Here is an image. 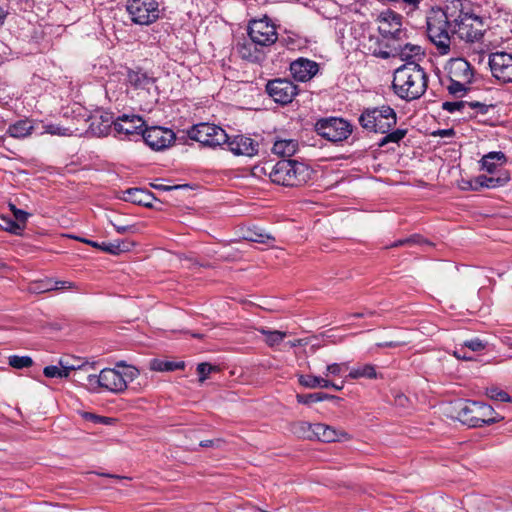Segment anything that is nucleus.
<instances>
[{
  "mask_svg": "<svg viewBox=\"0 0 512 512\" xmlns=\"http://www.w3.org/2000/svg\"><path fill=\"white\" fill-rule=\"evenodd\" d=\"M451 32L467 42H475L482 38L485 31L482 17L475 13L470 0L448 1Z\"/></svg>",
  "mask_w": 512,
  "mask_h": 512,
  "instance_id": "f257e3e1",
  "label": "nucleus"
},
{
  "mask_svg": "<svg viewBox=\"0 0 512 512\" xmlns=\"http://www.w3.org/2000/svg\"><path fill=\"white\" fill-rule=\"evenodd\" d=\"M428 76L416 62H407L394 72L392 88L403 100L412 101L420 98L426 91Z\"/></svg>",
  "mask_w": 512,
  "mask_h": 512,
  "instance_id": "f03ea898",
  "label": "nucleus"
},
{
  "mask_svg": "<svg viewBox=\"0 0 512 512\" xmlns=\"http://www.w3.org/2000/svg\"><path fill=\"white\" fill-rule=\"evenodd\" d=\"M312 170L304 163L291 159L278 161L270 170L269 177L273 183L297 187L311 179Z\"/></svg>",
  "mask_w": 512,
  "mask_h": 512,
  "instance_id": "7ed1b4c3",
  "label": "nucleus"
},
{
  "mask_svg": "<svg viewBox=\"0 0 512 512\" xmlns=\"http://www.w3.org/2000/svg\"><path fill=\"white\" fill-rule=\"evenodd\" d=\"M454 409L456 418L468 427H482L502 420V417L495 416V411L490 405L478 401H459Z\"/></svg>",
  "mask_w": 512,
  "mask_h": 512,
  "instance_id": "20e7f679",
  "label": "nucleus"
},
{
  "mask_svg": "<svg viewBox=\"0 0 512 512\" xmlns=\"http://www.w3.org/2000/svg\"><path fill=\"white\" fill-rule=\"evenodd\" d=\"M426 24L430 41L437 47L440 54H448L452 34L448 3L444 10H432L426 17Z\"/></svg>",
  "mask_w": 512,
  "mask_h": 512,
  "instance_id": "39448f33",
  "label": "nucleus"
},
{
  "mask_svg": "<svg viewBox=\"0 0 512 512\" xmlns=\"http://www.w3.org/2000/svg\"><path fill=\"white\" fill-rule=\"evenodd\" d=\"M361 127L375 133H387L397 124V115L388 105L366 108L359 117Z\"/></svg>",
  "mask_w": 512,
  "mask_h": 512,
  "instance_id": "423d86ee",
  "label": "nucleus"
},
{
  "mask_svg": "<svg viewBox=\"0 0 512 512\" xmlns=\"http://www.w3.org/2000/svg\"><path fill=\"white\" fill-rule=\"evenodd\" d=\"M117 367H122L123 370L119 371L113 368L101 370L102 388L113 393H122L127 389L128 382L133 381L139 376V371L133 366L126 365L124 362L117 363Z\"/></svg>",
  "mask_w": 512,
  "mask_h": 512,
  "instance_id": "0eeeda50",
  "label": "nucleus"
},
{
  "mask_svg": "<svg viewBox=\"0 0 512 512\" xmlns=\"http://www.w3.org/2000/svg\"><path fill=\"white\" fill-rule=\"evenodd\" d=\"M190 139L199 142L201 145L215 148L228 141V135L221 127L210 123H199L188 130Z\"/></svg>",
  "mask_w": 512,
  "mask_h": 512,
  "instance_id": "6e6552de",
  "label": "nucleus"
},
{
  "mask_svg": "<svg viewBox=\"0 0 512 512\" xmlns=\"http://www.w3.org/2000/svg\"><path fill=\"white\" fill-rule=\"evenodd\" d=\"M315 131L318 135L331 142H340L350 136L352 126L342 118L329 117L319 119L315 123Z\"/></svg>",
  "mask_w": 512,
  "mask_h": 512,
  "instance_id": "1a4fd4ad",
  "label": "nucleus"
},
{
  "mask_svg": "<svg viewBox=\"0 0 512 512\" xmlns=\"http://www.w3.org/2000/svg\"><path fill=\"white\" fill-rule=\"evenodd\" d=\"M126 8L136 24L149 25L159 18V4L156 0H128Z\"/></svg>",
  "mask_w": 512,
  "mask_h": 512,
  "instance_id": "9d476101",
  "label": "nucleus"
},
{
  "mask_svg": "<svg viewBox=\"0 0 512 512\" xmlns=\"http://www.w3.org/2000/svg\"><path fill=\"white\" fill-rule=\"evenodd\" d=\"M248 35L261 48L273 45L278 39L276 26L267 17L250 21Z\"/></svg>",
  "mask_w": 512,
  "mask_h": 512,
  "instance_id": "9b49d317",
  "label": "nucleus"
},
{
  "mask_svg": "<svg viewBox=\"0 0 512 512\" xmlns=\"http://www.w3.org/2000/svg\"><path fill=\"white\" fill-rule=\"evenodd\" d=\"M299 429L302 437L308 439H317L322 442H334L341 440L342 437H347V433L337 431L335 428L323 423L310 424L302 422L299 424Z\"/></svg>",
  "mask_w": 512,
  "mask_h": 512,
  "instance_id": "f8f14e48",
  "label": "nucleus"
},
{
  "mask_svg": "<svg viewBox=\"0 0 512 512\" xmlns=\"http://www.w3.org/2000/svg\"><path fill=\"white\" fill-rule=\"evenodd\" d=\"M378 30L385 38L401 41L406 36L402 29V16L392 10H386L378 16Z\"/></svg>",
  "mask_w": 512,
  "mask_h": 512,
  "instance_id": "ddd939ff",
  "label": "nucleus"
},
{
  "mask_svg": "<svg viewBox=\"0 0 512 512\" xmlns=\"http://www.w3.org/2000/svg\"><path fill=\"white\" fill-rule=\"evenodd\" d=\"M266 92L276 102L286 105L292 102L298 94L297 86L289 79L276 78L268 81Z\"/></svg>",
  "mask_w": 512,
  "mask_h": 512,
  "instance_id": "4468645a",
  "label": "nucleus"
},
{
  "mask_svg": "<svg viewBox=\"0 0 512 512\" xmlns=\"http://www.w3.org/2000/svg\"><path fill=\"white\" fill-rule=\"evenodd\" d=\"M492 75L503 83L512 82V54L500 51L489 55Z\"/></svg>",
  "mask_w": 512,
  "mask_h": 512,
  "instance_id": "2eb2a0df",
  "label": "nucleus"
},
{
  "mask_svg": "<svg viewBox=\"0 0 512 512\" xmlns=\"http://www.w3.org/2000/svg\"><path fill=\"white\" fill-rule=\"evenodd\" d=\"M141 137L150 148L156 151L168 148L175 140V134L171 129L160 126L144 129Z\"/></svg>",
  "mask_w": 512,
  "mask_h": 512,
  "instance_id": "dca6fc26",
  "label": "nucleus"
},
{
  "mask_svg": "<svg viewBox=\"0 0 512 512\" xmlns=\"http://www.w3.org/2000/svg\"><path fill=\"white\" fill-rule=\"evenodd\" d=\"M144 120L138 115L123 114L116 119L115 131L125 138L141 136L144 129Z\"/></svg>",
  "mask_w": 512,
  "mask_h": 512,
  "instance_id": "f3484780",
  "label": "nucleus"
},
{
  "mask_svg": "<svg viewBox=\"0 0 512 512\" xmlns=\"http://www.w3.org/2000/svg\"><path fill=\"white\" fill-rule=\"evenodd\" d=\"M319 65L307 58H298L290 64L293 78L300 82H307L317 74Z\"/></svg>",
  "mask_w": 512,
  "mask_h": 512,
  "instance_id": "a211bd4d",
  "label": "nucleus"
},
{
  "mask_svg": "<svg viewBox=\"0 0 512 512\" xmlns=\"http://www.w3.org/2000/svg\"><path fill=\"white\" fill-rule=\"evenodd\" d=\"M225 144L228 146V149L235 155L251 157L258 152V143H256L253 139L243 135H237L233 138L228 136V141L225 142Z\"/></svg>",
  "mask_w": 512,
  "mask_h": 512,
  "instance_id": "6ab92c4d",
  "label": "nucleus"
},
{
  "mask_svg": "<svg viewBox=\"0 0 512 512\" xmlns=\"http://www.w3.org/2000/svg\"><path fill=\"white\" fill-rule=\"evenodd\" d=\"M115 123L116 119H114L113 113L102 111L90 118L89 130L98 137L106 136L112 126L115 128Z\"/></svg>",
  "mask_w": 512,
  "mask_h": 512,
  "instance_id": "aec40b11",
  "label": "nucleus"
},
{
  "mask_svg": "<svg viewBox=\"0 0 512 512\" xmlns=\"http://www.w3.org/2000/svg\"><path fill=\"white\" fill-rule=\"evenodd\" d=\"M449 79H459L464 82H472L473 69L468 61L463 58L450 60L447 66Z\"/></svg>",
  "mask_w": 512,
  "mask_h": 512,
  "instance_id": "412c9836",
  "label": "nucleus"
},
{
  "mask_svg": "<svg viewBox=\"0 0 512 512\" xmlns=\"http://www.w3.org/2000/svg\"><path fill=\"white\" fill-rule=\"evenodd\" d=\"M236 51L242 59L253 63L261 62L265 58L264 48H261L259 44L254 43L250 38L249 40L238 42L236 45Z\"/></svg>",
  "mask_w": 512,
  "mask_h": 512,
  "instance_id": "4be33fe9",
  "label": "nucleus"
},
{
  "mask_svg": "<svg viewBox=\"0 0 512 512\" xmlns=\"http://www.w3.org/2000/svg\"><path fill=\"white\" fill-rule=\"evenodd\" d=\"M510 180L508 172L501 174L499 177H488L486 175H479L473 180L468 182V187L464 189H470L478 191L481 188H496L504 186Z\"/></svg>",
  "mask_w": 512,
  "mask_h": 512,
  "instance_id": "5701e85b",
  "label": "nucleus"
},
{
  "mask_svg": "<svg viewBox=\"0 0 512 512\" xmlns=\"http://www.w3.org/2000/svg\"><path fill=\"white\" fill-rule=\"evenodd\" d=\"M123 195L125 201L145 207H151L154 199L149 191L141 188H129L123 192Z\"/></svg>",
  "mask_w": 512,
  "mask_h": 512,
  "instance_id": "b1692460",
  "label": "nucleus"
},
{
  "mask_svg": "<svg viewBox=\"0 0 512 512\" xmlns=\"http://www.w3.org/2000/svg\"><path fill=\"white\" fill-rule=\"evenodd\" d=\"M35 129V123L30 119H21L9 125L7 134L16 139L30 136Z\"/></svg>",
  "mask_w": 512,
  "mask_h": 512,
  "instance_id": "393cba45",
  "label": "nucleus"
},
{
  "mask_svg": "<svg viewBox=\"0 0 512 512\" xmlns=\"http://www.w3.org/2000/svg\"><path fill=\"white\" fill-rule=\"evenodd\" d=\"M127 81L136 89H149L154 84V78L141 70H129Z\"/></svg>",
  "mask_w": 512,
  "mask_h": 512,
  "instance_id": "a878e982",
  "label": "nucleus"
},
{
  "mask_svg": "<svg viewBox=\"0 0 512 512\" xmlns=\"http://www.w3.org/2000/svg\"><path fill=\"white\" fill-rule=\"evenodd\" d=\"M480 162L482 169L492 174L495 172L498 165L501 166L506 162V156L501 151L489 152L482 157Z\"/></svg>",
  "mask_w": 512,
  "mask_h": 512,
  "instance_id": "bb28decb",
  "label": "nucleus"
},
{
  "mask_svg": "<svg viewBox=\"0 0 512 512\" xmlns=\"http://www.w3.org/2000/svg\"><path fill=\"white\" fill-rule=\"evenodd\" d=\"M298 149V142L293 139L277 140L272 148L274 154L282 157L293 156Z\"/></svg>",
  "mask_w": 512,
  "mask_h": 512,
  "instance_id": "cd10ccee",
  "label": "nucleus"
},
{
  "mask_svg": "<svg viewBox=\"0 0 512 512\" xmlns=\"http://www.w3.org/2000/svg\"><path fill=\"white\" fill-rule=\"evenodd\" d=\"M60 366H46L43 370V374L48 378H67L70 376L72 370H75V365H69L68 363L60 360Z\"/></svg>",
  "mask_w": 512,
  "mask_h": 512,
  "instance_id": "c85d7f7f",
  "label": "nucleus"
},
{
  "mask_svg": "<svg viewBox=\"0 0 512 512\" xmlns=\"http://www.w3.org/2000/svg\"><path fill=\"white\" fill-rule=\"evenodd\" d=\"M395 49L398 50V55L401 57V59L406 60L407 62H411V59L424 54L421 46L411 43H406L403 46L399 45Z\"/></svg>",
  "mask_w": 512,
  "mask_h": 512,
  "instance_id": "c756f323",
  "label": "nucleus"
},
{
  "mask_svg": "<svg viewBox=\"0 0 512 512\" xmlns=\"http://www.w3.org/2000/svg\"><path fill=\"white\" fill-rule=\"evenodd\" d=\"M348 377L350 379H359V378L377 379L378 373H377L374 365L365 364L363 366L353 368L349 372Z\"/></svg>",
  "mask_w": 512,
  "mask_h": 512,
  "instance_id": "7c9ffc66",
  "label": "nucleus"
},
{
  "mask_svg": "<svg viewBox=\"0 0 512 512\" xmlns=\"http://www.w3.org/2000/svg\"><path fill=\"white\" fill-rule=\"evenodd\" d=\"M298 382L300 385L309 388L314 389L317 387L320 388H329V385H331V381L326 380L322 377L313 376V375H299L298 376Z\"/></svg>",
  "mask_w": 512,
  "mask_h": 512,
  "instance_id": "2f4dec72",
  "label": "nucleus"
},
{
  "mask_svg": "<svg viewBox=\"0 0 512 512\" xmlns=\"http://www.w3.org/2000/svg\"><path fill=\"white\" fill-rule=\"evenodd\" d=\"M296 399L300 404L309 405L311 403L321 402L324 400L337 399V397L323 392H317L309 394H297Z\"/></svg>",
  "mask_w": 512,
  "mask_h": 512,
  "instance_id": "473e14b6",
  "label": "nucleus"
},
{
  "mask_svg": "<svg viewBox=\"0 0 512 512\" xmlns=\"http://www.w3.org/2000/svg\"><path fill=\"white\" fill-rule=\"evenodd\" d=\"M52 290H54V280L50 278L33 281L27 287V291L33 294H41Z\"/></svg>",
  "mask_w": 512,
  "mask_h": 512,
  "instance_id": "72a5a7b5",
  "label": "nucleus"
},
{
  "mask_svg": "<svg viewBox=\"0 0 512 512\" xmlns=\"http://www.w3.org/2000/svg\"><path fill=\"white\" fill-rule=\"evenodd\" d=\"M408 130L403 128H397L395 130H390L387 133H384L385 136L380 139L378 142L379 147H383L388 143L399 144V142L407 135Z\"/></svg>",
  "mask_w": 512,
  "mask_h": 512,
  "instance_id": "f704fd0d",
  "label": "nucleus"
},
{
  "mask_svg": "<svg viewBox=\"0 0 512 512\" xmlns=\"http://www.w3.org/2000/svg\"><path fill=\"white\" fill-rule=\"evenodd\" d=\"M258 331L265 336V342L270 347H274L280 344L286 337V332L279 330H268L266 328H260Z\"/></svg>",
  "mask_w": 512,
  "mask_h": 512,
  "instance_id": "c9c22d12",
  "label": "nucleus"
},
{
  "mask_svg": "<svg viewBox=\"0 0 512 512\" xmlns=\"http://www.w3.org/2000/svg\"><path fill=\"white\" fill-rule=\"evenodd\" d=\"M151 368L156 371H174L184 368V362L154 360Z\"/></svg>",
  "mask_w": 512,
  "mask_h": 512,
  "instance_id": "e433bc0d",
  "label": "nucleus"
},
{
  "mask_svg": "<svg viewBox=\"0 0 512 512\" xmlns=\"http://www.w3.org/2000/svg\"><path fill=\"white\" fill-rule=\"evenodd\" d=\"M393 2L397 3L398 7L404 11L406 15H412L420 9L424 0H394Z\"/></svg>",
  "mask_w": 512,
  "mask_h": 512,
  "instance_id": "4c0bfd02",
  "label": "nucleus"
},
{
  "mask_svg": "<svg viewBox=\"0 0 512 512\" xmlns=\"http://www.w3.org/2000/svg\"><path fill=\"white\" fill-rule=\"evenodd\" d=\"M450 83L447 86V89L450 94L454 96H462L468 90V85L471 82L460 81L459 79H449Z\"/></svg>",
  "mask_w": 512,
  "mask_h": 512,
  "instance_id": "58836bf2",
  "label": "nucleus"
},
{
  "mask_svg": "<svg viewBox=\"0 0 512 512\" xmlns=\"http://www.w3.org/2000/svg\"><path fill=\"white\" fill-rule=\"evenodd\" d=\"M1 220L3 222V224H1V226L5 231H8L15 235H21L22 231L24 230V228L22 227V224L17 223L16 220H14L10 217L2 216Z\"/></svg>",
  "mask_w": 512,
  "mask_h": 512,
  "instance_id": "ea45409f",
  "label": "nucleus"
},
{
  "mask_svg": "<svg viewBox=\"0 0 512 512\" xmlns=\"http://www.w3.org/2000/svg\"><path fill=\"white\" fill-rule=\"evenodd\" d=\"M9 365L15 369L31 367L33 360L29 356L12 355L9 357Z\"/></svg>",
  "mask_w": 512,
  "mask_h": 512,
  "instance_id": "a19ab883",
  "label": "nucleus"
},
{
  "mask_svg": "<svg viewBox=\"0 0 512 512\" xmlns=\"http://www.w3.org/2000/svg\"><path fill=\"white\" fill-rule=\"evenodd\" d=\"M486 395L493 400L501 401V402H510L511 398L505 391L499 389L498 387H490L486 389Z\"/></svg>",
  "mask_w": 512,
  "mask_h": 512,
  "instance_id": "79ce46f5",
  "label": "nucleus"
},
{
  "mask_svg": "<svg viewBox=\"0 0 512 512\" xmlns=\"http://www.w3.org/2000/svg\"><path fill=\"white\" fill-rule=\"evenodd\" d=\"M245 238L257 243H268L269 241L274 240V237L262 231H250Z\"/></svg>",
  "mask_w": 512,
  "mask_h": 512,
  "instance_id": "37998d69",
  "label": "nucleus"
},
{
  "mask_svg": "<svg viewBox=\"0 0 512 512\" xmlns=\"http://www.w3.org/2000/svg\"><path fill=\"white\" fill-rule=\"evenodd\" d=\"M124 243H121L119 241L111 242V243H100V247L98 249L108 252L113 255H117L123 251L126 250L125 247H123Z\"/></svg>",
  "mask_w": 512,
  "mask_h": 512,
  "instance_id": "c03bdc74",
  "label": "nucleus"
},
{
  "mask_svg": "<svg viewBox=\"0 0 512 512\" xmlns=\"http://www.w3.org/2000/svg\"><path fill=\"white\" fill-rule=\"evenodd\" d=\"M468 101H446L442 103V109L449 112L454 113L456 111L463 112L467 108Z\"/></svg>",
  "mask_w": 512,
  "mask_h": 512,
  "instance_id": "a18cd8bd",
  "label": "nucleus"
},
{
  "mask_svg": "<svg viewBox=\"0 0 512 512\" xmlns=\"http://www.w3.org/2000/svg\"><path fill=\"white\" fill-rule=\"evenodd\" d=\"M422 243L429 244L428 241L423 240L419 235H413L411 237L395 241L393 244H391L390 247L395 248V247H400V246H411L413 244H422Z\"/></svg>",
  "mask_w": 512,
  "mask_h": 512,
  "instance_id": "49530a36",
  "label": "nucleus"
},
{
  "mask_svg": "<svg viewBox=\"0 0 512 512\" xmlns=\"http://www.w3.org/2000/svg\"><path fill=\"white\" fill-rule=\"evenodd\" d=\"M216 366H212L209 363H200L197 366V373L199 375V382L203 383L213 371H217Z\"/></svg>",
  "mask_w": 512,
  "mask_h": 512,
  "instance_id": "de8ad7c7",
  "label": "nucleus"
},
{
  "mask_svg": "<svg viewBox=\"0 0 512 512\" xmlns=\"http://www.w3.org/2000/svg\"><path fill=\"white\" fill-rule=\"evenodd\" d=\"M85 380H86L85 385L90 390H97L98 388H102L101 373L99 375L88 374V375H86Z\"/></svg>",
  "mask_w": 512,
  "mask_h": 512,
  "instance_id": "09e8293b",
  "label": "nucleus"
},
{
  "mask_svg": "<svg viewBox=\"0 0 512 512\" xmlns=\"http://www.w3.org/2000/svg\"><path fill=\"white\" fill-rule=\"evenodd\" d=\"M68 129L60 127L56 124H48L44 126V132L51 135L65 136L68 135Z\"/></svg>",
  "mask_w": 512,
  "mask_h": 512,
  "instance_id": "8fccbe9b",
  "label": "nucleus"
},
{
  "mask_svg": "<svg viewBox=\"0 0 512 512\" xmlns=\"http://www.w3.org/2000/svg\"><path fill=\"white\" fill-rule=\"evenodd\" d=\"M89 368H93V366L89 365V364L75 366V370H73L74 371V375H73L74 381L81 382V381L85 380L86 376L84 375V372H87Z\"/></svg>",
  "mask_w": 512,
  "mask_h": 512,
  "instance_id": "3c124183",
  "label": "nucleus"
},
{
  "mask_svg": "<svg viewBox=\"0 0 512 512\" xmlns=\"http://www.w3.org/2000/svg\"><path fill=\"white\" fill-rule=\"evenodd\" d=\"M464 347L469 348L471 351H481L485 348V344L479 339H472L464 343Z\"/></svg>",
  "mask_w": 512,
  "mask_h": 512,
  "instance_id": "603ef678",
  "label": "nucleus"
},
{
  "mask_svg": "<svg viewBox=\"0 0 512 512\" xmlns=\"http://www.w3.org/2000/svg\"><path fill=\"white\" fill-rule=\"evenodd\" d=\"M467 108L472 110L476 109L480 114H486L488 112L489 106L478 101H468Z\"/></svg>",
  "mask_w": 512,
  "mask_h": 512,
  "instance_id": "864d4df0",
  "label": "nucleus"
},
{
  "mask_svg": "<svg viewBox=\"0 0 512 512\" xmlns=\"http://www.w3.org/2000/svg\"><path fill=\"white\" fill-rule=\"evenodd\" d=\"M113 227L116 229V231L120 234H125V233H136L138 231L137 229V226L136 225H119V224H116V223H113L111 222Z\"/></svg>",
  "mask_w": 512,
  "mask_h": 512,
  "instance_id": "5fc2aeb1",
  "label": "nucleus"
},
{
  "mask_svg": "<svg viewBox=\"0 0 512 512\" xmlns=\"http://www.w3.org/2000/svg\"><path fill=\"white\" fill-rule=\"evenodd\" d=\"M13 217H14V220L17 221V223L22 224V227L25 228L26 222L29 217V213L20 209V210H16V214Z\"/></svg>",
  "mask_w": 512,
  "mask_h": 512,
  "instance_id": "6e6d98bb",
  "label": "nucleus"
},
{
  "mask_svg": "<svg viewBox=\"0 0 512 512\" xmlns=\"http://www.w3.org/2000/svg\"><path fill=\"white\" fill-rule=\"evenodd\" d=\"M346 366V364H338L333 363L326 367V376L328 375H339L341 373L342 367Z\"/></svg>",
  "mask_w": 512,
  "mask_h": 512,
  "instance_id": "4d7b16f0",
  "label": "nucleus"
},
{
  "mask_svg": "<svg viewBox=\"0 0 512 512\" xmlns=\"http://www.w3.org/2000/svg\"><path fill=\"white\" fill-rule=\"evenodd\" d=\"M152 187L157 189V190H162V191H171V190H177V189H183V188H186L187 185H173V186H168V185H163V184H152Z\"/></svg>",
  "mask_w": 512,
  "mask_h": 512,
  "instance_id": "13d9d810",
  "label": "nucleus"
},
{
  "mask_svg": "<svg viewBox=\"0 0 512 512\" xmlns=\"http://www.w3.org/2000/svg\"><path fill=\"white\" fill-rule=\"evenodd\" d=\"M454 356L457 358V359H461V360H466V361H470L473 359V357L471 355H468L467 352L465 351V347H461L459 349H456L454 351Z\"/></svg>",
  "mask_w": 512,
  "mask_h": 512,
  "instance_id": "bf43d9fd",
  "label": "nucleus"
},
{
  "mask_svg": "<svg viewBox=\"0 0 512 512\" xmlns=\"http://www.w3.org/2000/svg\"><path fill=\"white\" fill-rule=\"evenodd\" d=\"M72 287H73L72 282L54 281V290L71 289Z\"/></svg>",
  "mask_w": 512,
  "mask_h": 512,
  "instance_id": "052dcab7",
  "label": "nucleus"
},
{
  "mask_svg": "<svg viewBox=\"0 0 512 512\" xmlns=\"http://www.w3.org/2000/svg\"><path fill=\"white\" fill-rule=\"evenodd\" d=\"M403 343L399 341H389V342H382L378 343L377 346L381 348H395L401 346Z\"/></svg>",
  "mask_w": 512,
  "mask_h": 512,
  "instance_id": "680f3d73",
  "label": "nucleus"
},
{
  "mask_svg": "<svg viewBox=\"0 0 512 512\" xmlns=\"http://www.w3.org/2000/svg\"><path fill=\"white\" fill-rule=\"evenodd\" d=\"M74 239L80 241V242H83L85 244H88L94 248H99L100 247V243L98 242H95V241H92V240H89V239H86V238H81V237H73Z\"/></svg>",
  "mask_w": 512,
  "mask_h": 512,
  "instance_id": "e2e57ef3",
  "label": "nucleus"
},
{
  "mask_svg": "<svg viewBox=\"0 0 512 512\" xmlns=\"http://www.w3.org/2000/svg\"><path fill=\"white\" fill-rule=\"evenodd\" d=\"M290 347H297V346H304L307 344V341L305 339H296L294 341L288 342Z\"/></svg>",
  "mask_w": 512,
  "mask_h": 512,
  "instance_id": "0e129e2a",
  "label": "nucleus"
},
{
  "mask_svg": "<svg viewBox=\"0 0 512 512\" xmlns=\"http://www.w3.org/2000/svg\"><path fill=\"white\" fill-rule=\"evenodd\" d=\"M439 134L441 136H453L454 135V130L453 129L441 130V131H439Z\"/></svg>",
  "mask_w": 512,
  "mask_h": 512,
  "instance_id": "69168bd1",
  "label": "nucleus"
},
{
  "mask_svg": "<svg viewBox=\"0 0 512 512\" xmlns=\"http://www.w3.org/2000/svg\"><path fill=\"white\" fill-rule=\"evenodd\" d=\"M213 445H214V441L213 440H204V441L200 442V446L201 447H211Z\"/></svg>",
  "mask_w": 512,
  "mask_h": 512,
  "instance_id": "338daca9",
  "label": "nucleus"
},
{
  "mask_svg": "<svg viewBox=\"0 0 512 512\" xmlns=\"http://www.w3.org/2000/svg\"><path fill=\"white\" fill-rule=\"evenodd\" d=\"M372 53H373L374 55H380V56H381L382 58H384V59L389 57V53H388V52H379V53H377V51H376V50H374Z\"/></svg>",
  "mask_w": 512,
  "mask_h": 512,
  "instance_id": "774afa93",
  "label": "nucleus"
}]
</instances>
